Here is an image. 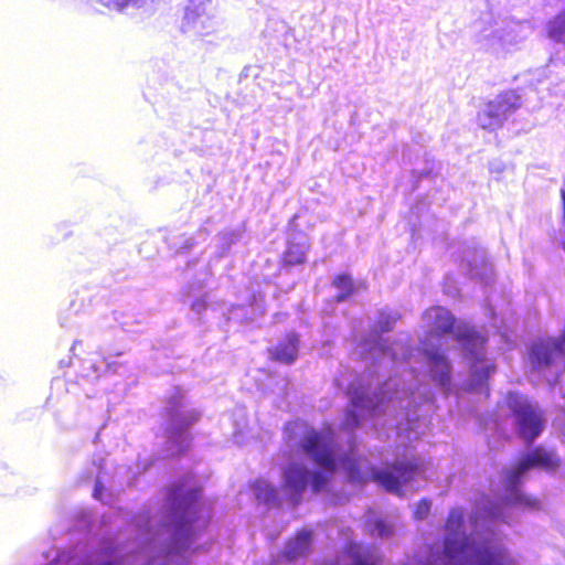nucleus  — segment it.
Instances as JSON below:
<instances>
[{
    "mask_svg": "<svg viewBox=\"0 0 565 565\" xmlns=\"http://www.w3.org/2000/svg\"><path fill=\"white\" fill-rule=\"evenodd\" d=\"M312 545V532L310 530L299 531L294 539H290L281 553L275 558V565L281 562H294L300 557H306L311 550Z\"/></svg>",
    "mask_w": 565,
    "mask_h": 565,
    "instance_id": "7",
    "label": "nucleus"
},
{
    "mask_svg": "<svg viewBox=\"0 0 565 565\" xmlns=\"http://www.w3.org/2000/svg\"><path fill=\"white\" fill-rule=\"evenodd\" d=\"M396 320H397V315L395 312L381 311L380 318L376 323V329L380 332H388L393 328Z\"/></svg>",
    "mask_w": 565,
    "mask_h": 565,
    "instance_id": "15",
    "label": "nucleus"
},
{
    "mask_svg": "<svg viewBox=\"0 0 565 565\" xmlns=\"http://www.w3.org/2000/svg\"><path fill=\"white\" fill-rule=\"evenodd\" d=\"M463 262L467 263V273L472 278L486 279L488 274L492 271L491 267L486 264V253L482 249L476 250L473 260L467 255L463 257Z\"/></svg>",
    "mask_w": 565,
    "mask_h": 565,
    "instance_id": "11",
    "label": "nucleus"
},
{
    "mask_svg": "<svg viewBox=\"0 0 565 565\" xmlns=\"http://www.w3.org/2000/svg\"><path fill=\"white\" fill-rule=\"evenodd\" d=\"M431 508V502L427 499L420 500L414 511V516L417 520H424L428 515Z\"/></svg>",
    "mask_w": 565,
    "mask_h": 565,
    "instance_id": "17",
    "label": "nucleus"
},
{
    "mask_svg": "<svg viewBox=\"0 0 565 565\" xmlns=\"http://www.w3.org/2000/svg\"><path fill=\"white\" fill-rule=\"evenodd\" d=\"M367 527L372 535L379 536L382 539L388 537L393 529L392 526L382 519H376L374 521L371 520V518L367 519Z\"/></svg>",
    "mask_w": 565,
    "mask_h": 565,
    "instance_id": "14",
    "label": "nucleus"
},
{
    "mask_svg": "<svg viewBox=\"0 0 565 565\" xmlns=\"http://www.w3.org/2000/svg\"><path fill=\"white\" fill-rule=\"evenodd\" d=\"M94 369H95V372L97 373V376H99V367H96V366L94 365Z\"/></svg>",
    "mask_w": 565,
    "mask_h": 565,
    "instance_id": "21",
    "label": "nucleus"
},
{
    "mask_svg": "<svg viewBox=\"0 0 565 565\" xmlns=\"http://www.w3.org/2000/svg\"><path fill=\"white\" fill-rule=\"evenodd\" d=\"M299 339L296 333H289L271 351V356L281 363L290 364L298 355Z\"/></svg>",
    "mask_w": 565,
    "mask_h": 565,
    "instance_id": "9",
    "label": "nucleus"
},
{
    "mask_svg": "<svg viewBox=\"0 0 565 565\" xmlns=\"http://www.w3.org/2000/svg\"><path fill=\"white\" fill-rule=\"evenodd\" d=\"M497 33H498V30L493 31L491 34L482 33V34L480 35V41L486 40V41L491 42V41H492V38H498L500 42H502V43L507 42V40H505V39H503L501 35H498Z\"/></svg>",
    "mask_w": 565,
    "mask_h": 565,
    "instance_id": "19",
    "label": "nucleus"
},
{
    "mask_svg": "<svg viewBox=\"0 0 565 565\" xmlns=\"http://www.w3.org/2000/svg\"><path fill=\"white\" fill-rule=\"evenodd\" d=\"M284 437L291 450H301L317 469H309L297 461L289 462L282 469V495L267 480L255 481L253 492L256 499L268 507H280L284 501L292 507L299 504L307 488L313 493L323 491L338 470H342L352 483L374 481L398 495H404V490L417 491L426 479L425 461L420 457L407 454L380 469L361 458L353 445L344 450L330 428L317 430L296 420L286 424Z\"/></svg>",
    "mask_w": 565,
    "mask_h": 565,
    "instance_id": "2",
    "label": "nucleus"
},
{
    "mask_svg": "<svg viewBox=\"0 0 565 565\" xmlns=\"http://www.w3.org/2000/svg\"><path fill=\"white\" fill-rule=\"evenodd\" d=\"M332 285L338 290L335 296L338 302L347 300L355 290L352 278L347 274L338 275L333 279Z\"/></svg>",
    "mask_w": 565,
    "mask_h": 565,
    "instance_id": "12",
    "label": "nucleus"
},
{
    "mask_svg": "<svg viewBox=\"0 0 565 565\" xmlns=\"http://www.w3.org/2000/svg\"><path fill=\"white\" fill-rule=\"evenodd\" d=\"M309 241L303 233L291 234L288 239L287 249L284 253L282 262L285 266L300 265L306 262L309 250Z\"/></svg>",
    "mask_w": 565,
    "mask_h": 565,
    "instance_id": "8",
    "label": "nucleus"
},
{
    "mask_svg": "<svg viewBox=\"0 0 565 565\" xmlns=\"http://www.w3.org/2000/svg\"><path fill=\"white\" fill-rule=\"evenodd\" d=\"M334 565H375L364 546L354 541L347 543L342 558Z\"/></svg>",
    "mask_w": 565,
    "mask_h": 565,
    "instance_id": "10",
    "label": "nucleus"
},
{
    "mask_svg": "<svg viewBox=\"0 0 565 565\" xmlns=\"http://www.w3.org/2000/svg\"><path fill=\"white\" fill-rule=\"evenodd\" d=\"M106 366H107L108 369H110V367H111V364L107 362V363H106Z\"/></svg>",
    "mask_w": 565,
    "mask_h": 565,
    "instance_id": "22",
    "label": "nucleus"
},
{
    "mask_svg": "<svg viewBox=\"0 0 565 565\" xmlns=\"http://www.w3.org/2000/svg\"><path fill=\"white\" fill-rule=\"evenodd\" d=\"M520 105V96L515 92H504L479 111L478 122L483 129L494 130L501 127Z\"/></svg>",
    "mask_w": 565,
    "mask_h": 565,
    "instance_id": "6",
    "label": "nucleus"
},
{
    "mask_svg": "<svg viewBox=\"0 0 565 565\" xmlns=\"http://www.w3.org/2000/svg\"><path fill=\"white\" fill-rule=\"evenodd\" d=\"M212 0H189L181 29L190 36H205L216 29Z\"/></svg>",
    "mask_w": 565,
    "mask_h": 565,
    "instance_id": "5",
    "label": "nucleus"
},
{
    "mask_svg": "<svg viewBox=\"0 0 565 565\" xmlns=\"http://www.w3.org/2000/svg\"><path fill=\"white\" fill-rule=\"evenodd\" d=\"M104 466L99 465L97 467V476L94 487L93 495L97 500H103V491L105 489V472H104Z\"/></svg>",
    "mask_w": 565,
    "mask_h": 565,
    "instance_id": "16",
    "label": "nucleus"
},
{
    "mask_svg": "<svg viewBox=\"0 0 565 565\" xmlns=\"http://www.w3.org/2000/svg\"><path fill=\"white\" fill-rule=\"evenodd\" d=\"M207 309H209V306L206 302V295H204L203 297H199L191 302V310L195 315H198L199 319L201 318L202 311L207 310Z\"/></svg>",
    "mask_w": 565,
    "mask_h": 565,
    "instance_id": "18",
    "label": "nucleus"
},
{
    "mask_svg": "<svg viewBox=\"0 0 565 565\" xmlns=\"http://www.w3.org/2000/svg\"><path fill=\"white\" fill-rule=\"evenodd\" d=\"M428 335L420 347L411 349L404 340L387 344L379 339L367 344L365 360L372 365L366 373L348 385L350 408L342 423L351 431L371 422L377 430H395L406 434L412 443L427 428L428 414L433 409L436 386L448 391L450 364L441 345L445 335L460 347L470 365L468 390L488 396V380L495 365L487 355L486 337L468 323L455 324V318L444 307H433L423 315Z\"/></svg>",
    "mask_w": 565,
    "mask_h": 565,
    "instance_id": "1",
    "label": "nucleus"
},
{
    "mask_svg": "<svg viewBox=\"0 0 565 565\" xmlns=\"http://www.w3.org/2000/svg\"><path fill=\"white\" fill-rule=\"evenodd\" d=\"M505 403L513 415L516 434L526 444H532L545 428L544 413L536 403L519 393H509Z\"/></svg>",
    "mask_w": 565,
    "mask_h": 565,
    "instance_id": "4",
    "label": "nucleus"
},
{
    "mask_svg": "<svg viewBox=\"0 0 565 565\" xmlns=\"http://www.w3.org/2000/svg\"><path fill=\"white\" fill-rule=\"evenodd\" d=\"M201 413L188 408L181 394L171 397L167 407V445L168 456L183 454L190 444V427L199 420Z\"/></svg>",
    "mask_w": 565,
    "mask_h": 565,
    "instance_id": "3",
    "label": "nucleus"
},
{
    "mask_svg": "<svg viewBox=\"0 0 565 565\" xmlns=\"http://www.w3.org/2000/svg\"><path fill=\"white\" fill-rule=\"evenodd\" d=\"M192 238H186L185 239V245L183 246V248H189L190 246H192Z\"/></svg>",
    "mask_w": 565,
    "mask_h": 565,
    "instance_id": "20",
    "label": "nucleus"
},
{
    "mask_svg": "<svg viewBox=\"0 0 565 565\" xmlns=\"http://www.w3.org/2000/svg\"><path fill=\"white\" fill-rule=\"evenodd\" d=\"M548 33L554 41L565 44V10L550 22Z\"/></svg>",
    "mask_w": 565,
    "mask_h": 565,
    "instance_id": "13",
    "label": "nucleus"
}]
</instances>
